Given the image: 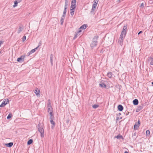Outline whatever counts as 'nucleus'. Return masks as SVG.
<instances>
[{"label": "nucleus", "instance_id": "obj_1", "mask_svg": "<svg viewBox=\"0 0 153 153\" xmlns=\"http://www.w3.org/2000/svg\"><path fill=\"white\" fill-rule=\"evenodd\" d=\"M43 126L42 124L39 123L38 126V131L40 133L41 137L43 138L44 136V129Z\"/></svg>", "mask_w": 153, "mask_h": 153}, {"label": "nucleus", "instance_id": "obj_2", "mask_svg": "<svg viewBox=\"0 0 153 153\" xmlns=\"http://www.w3.org/2000/svg\"><path fill=\"white\" fill-rule=\"evenodd\" d=\"M98 36H96L94 38L93 41L90 44V46L92 49L94 47L96 46L97 43V39L98 38Z\"/></svg>", "mask_w": 153, "mask_h": 153}, {"label": "nucleus", "instance_id": "obj_3", "mask_svg": "<svg viewBox=\"0 0 153 153\" xmlns=\"http://www.w3.org/2000/svg\"><path fill=\"white\" fill-rule=\"evenodd\" d=\"M9 102V100L7 99H4L0 105V107H2L4 106Z\"/></svg>", "mask_w": 153, "mask_h": 153}, {"label": "nucleus", "instance_id": "obj_4", "mask_svg": "<svg viewBox=\"0 0 153 153\" xmlns=\"http://www.w3.org/2000/svg\"><path fill=\"white\" fill-rule=\"evenodd\" d=\"M126 33L124 32H122L119 39H122L123 40L126 36Z\"/></svg>", "mask_w": 153, "mask_h": 153}, {"label": "nucleus", "instance_id": "obj_5", "mask_svg": "<svg viewBox=\"0 0 153 153\" xmlns=\"http://www.w3.org/2000/svg\"><path fill=\"white\" fill-rule=\"evenodd\" d=\"M140 120H138L137 122L136 123L134 126V130H136L140 126Z\"/></svg>", "mask_w": 153, "mask_h": 153}, {"label": "nucleus", "instance_id": "obj_6", "mask_svg": "<svg viewBox=\"0 0 153 153\" xmlns=\"http://www.w3.org/2000/svg\"><path fill=\"white\" fill-rule=\"evenodd\" d=\"M25 56H21L19 58H18L17 59V61L18 62H21L23 61L24 60V58Z\"/></svg>", "mask_w": 153, "mask_h": 153}, {"label": "nucleus", "instance_id": "obj_7", "mask_svg": "<svg viewBox=\"0 0 153 153\" xmlns=\"http://www.w3.org/2000/svg\"><path fill=\"white\" fill-rule=\"evenodd\" d=\"M24 27L22 26H20L19 27V28L18 29L17 33H19L21 32L23 30Z\"/></svg>", "mask_w": 153, "mask_h": 153}, {"label": "nucleus", "instance_id": "obj_8", "mask_svg": "<svg viewBox=\"0 0 153 153\" xmlns=\"http://www.w3.org/2000/svg\"><path fill=\"white\" fill-rule=\"evenodd\" d=\"M67 6H64V11L63 13V17H65V15L66 14V13L67 12Z\"/></svg>", "mask_w": 153, "mask_h": 153}, {"label": "nucleus", "instance_id": "obj_9", "mask_svg": "<svg viewBox=\"0 0 153 153\" xmlns=\"http://www.w3.org/2000/svg\"><path fill=\"white\" fill-rule=\"evenodd\" d=\"M40 92V90H39L38 88H36L35 91V93L36 95L37 96H38L39 95Z\"/></svg>", "mask_w": 153, "mask_h": 153}, {"label": "nucleus", "instance_id": "obj_10", "mask_svg": "<svg viewBox=\"0 0 153 153\" xmlns=\"http://www.w3.org/2000/svg\"><path fill=\"white\" fill-rule=\"evenodd\" d=\"M118 110L120 111H122L123 109V107L121 105H119L117 107Z\"/></svg>", "mask_w": 153, "mask_h": 153}, {"label": "nucleus", "instance_id": "obj_11", "mask_svg": "<svg viewBox=\"0 0 153 153\" xmlns=\"http://www.w3.org/2000/svg\"><path fill=\"white\" fill-rule=\"evenodd\" d=\"M148 61L150 62L151 65H153V58H149L148 59Z\"/></svg>", "mask_w": 153, "mask_h": 153}, {"label": "nucleus", "instance_id": "obj_12", "mask_svg": "<svg viewBox=\"0 0 153 153\" xmlns=\"http://www.w3.org/2000/svg\"><path fill=\"white\" fill-rule=\"evenodd\" d=\"M133 102L134 105H137L138 103V100L137 99H134L133 100Z\"/></svg>", "mask_w": 153, "mask_h": 153}, {"label": "nucleus", "instance_id": "obj_13", "mask_svg": "<svg viewBox=\"0 0 153 153\" xmlns=\"http://www.w3.org/2000/svg\"><path fill=\"white\" fill-rule=\"evenodd\" d=\"M127 28V25H125L123 27V30L122 32H124L126 33V29Z\"/></svg>", "mask_w": 153, "mask_h": 153}, {"label": "nucleus", "instance_id": "obj_14", "mask_svg": "<svg viewBox=\"0 0 153 153\" xmlns=\"http://www.w3.org/2000/svg\"><path fill=\"white\" fill-rule=\"evenodd\" d=\"M87 27V26L85 25H82L80 28H79V30H81L82 29H85Z\"/></svg>", "mask_w": 153, "mask_h": 153}, {"label": "nucleus", "instance_id": "obj_15", "mask_svg": "<svg viewBox=\"0 0 153 153\" xmlns=\"http://www.w3.org/2000/svg\"><path fill=\"white\" fill-rule=\"evenodd\" d=\"M96 5L93 4L92 7L91 11V13H92L93 11H94L95 10L96 8Z\"/></svg>", "mask_w": 153, "mask_h": 153}, {"label": "nucleus", "instance_id": "obj_16", "mask_svg": "<svg viewBox=\"0 0 153 153\" xmlns=\"http://www.w3.org/2000/svg\"><path fill=\"white\" fill-rule=\"evenodd\" d=\"M50 121L51 123L53 125L51 126L52 128H53L55 124V122L53 121V120H50Z\"/></svg>", "mask_w": 153, "mask_h": 153}, {"label": "nucleus", "instance_id": "obj_17", "mask_svg": "<svg viewBox=\"0 0 153 153\" xmlns=\"http://www.w3.org/2000/svg\"><path fill=\"white\" fill-rule=\"evenodd\" d=\"M81 32V30H79L78 31H77L75 35L74 38H73V39H76L77 37V36L78 35V34L80 33Z\"/></svg>", "mask_w": 153, "mask_h": 153}, {"label": "nucleus", "instance_id": "obj_18", "mask_svg": "<svg viewBox=\"0 0 153 153\" xmlns=\"http://www.w3.org/2000/svg\"><path fill=\"white\" fill-rule=\"evenodd\" d=\"M76 0H72L71 5H74V6H76Z\"/></svg>", "mask_w": 153, "mask_h": 153}, {"label": "nucleus", "instance_id": "obj_19", "mask_svg": "<svg viewBox=\"0 0 153 153\" xmlns=\"http://www.w3.org/2000/svg\"><path fill=\"white\" fill-rule=\"evenodd\" d=\"M48 112L49 113L50 112H53V108L52 106H49V107H48Z\"/></svg>", "mask_w": 153, "mask_h": 153}, {"label": "nucleus", "instance_id": "obj_20", "mask_svg": "<svg viewBox=\"0 0 153 153\" xmlns=\"http://www.w3.org/2000/svg\"><path fill=\"white\" fill-rule=\"evenodd\" d=\"M13 144V143L10 142L6 144V145L7 147H11L12 146Z\"/></svg>", "mask_w": 153, "mask_h": 153}, {"label": "nucleus", "instance_id": "obj_21", "mask_svg": "<svg viewBox=\"0 0 153 153\" xmlns=\"http://www.w3.org/2000/svg\"><path fill=\"white\" fill-rule=\"evenodd\" d=\"M123 40L122 39H119L118 40V43L121 46H122L123 45Z\"/></svg>", "mask_w": 153, "mask_h": 153}, {"label": "nucleus", "instance_id": "obj_22", "mask_svg": "<svg viewBox=\"0 0 153 153\" xmlns=\"http://www.w3.org/2000/svg\"><path fill=\"white\" fill-rule=\"evenodd\" d=\"M53 57L52 54H51L50 56V60H51V65H53Z\"/></svg>", "mask_w": 153, "mask_h": 153}, {"label": "nucleus", "instance_id": "obj_23", "mask_svg": "<svg viewBox=\"0 0 153 153\" xmlns=\"http://www.w3.org/2000/svg\"><path fill=\"white\" fill-rule=\"evenodd\" d=\"M76 6H74V5H71L70 7V10H74L76 8Z\"/></svg>", "mask_w": 153, "mask_h": 153}, {"label": "nucleus", "instance_id": "obj_24", "mask_svg": "<svg viewBox=\"0 0 153 153\" xmlns=\"http://www.w3.org/2000/svg\"><path fill=\"white\" fill-rule=\"evenodd\" d=\"M65 17H63V15H62L61 17V20H60V21L61 22V24L62 25L63 24L64 20V19L65 18Z\"/></svg>", "mask_w": 153, "mask_h": 153}, {"label": "nucleus", "instance_id": "obj_25", "mask_svg": "<svg viewBox=\"0 0 153 153\" xmlns=\"http://www.w3.org/2000/svg\"><path fill=\"white\" fill-rule=\"evenodd\" d=\"M112 73L111 72H109L107 74V76L108 77H109L110 78H111L112 77Z\"/></svg>", "mask_w": 153, "mask_h": 153}, {"label": "nucleus", "instance_id": "obj_26", "mask_svg": "<svg viewBox=\"0 0 153 153\" xmlns=\"http://www.w3.org/2000/svg\"><path fill=\"white\" fill-rule=\"evenodd\" d=\"M49 106H50V107L51 106V101L49 99L48 100V104H47V107H49Z\"/></svg>", "mask_w": 153, "mask_h": 153}, {"label": "nucleus", "instance_id": "obj_27", "mask_svg": "<svg viewBox=\"0 0 153 153\" xmlns=\"http://www.w3.org/2000/svg\"><path fill=\"white\" fill-rule=\"evenodd\" d=\"M98 2V0H94L93 5H95L97 6V5Z\"/></svg>", "mask_w": 153, "mask_h": 153}, {"label": "nucleus", "instance_id": "obj_28", "mask_svg": "<svg viewBox=\"0 0 153 153\" xmlns=\"http://www.w3.org/2000/svg\"><path fill=\"white\" fill-rule=\"evenodd\" d=\"M142 109V106H139L137 110H136V111L137 112H138L140 111V110H141Z\"/></svg>", "mask_w": 153, "mask_h": 153}, {"label": "nucleus", "instance_id": "obj_29", "mask_svg": "<svg viewBox=\"0 0 153 153\" xmlns=\"http://www.w3.org/2000/svg\"><path fill=\"white\" fill-rule=\"evenodd\" d=\"M33 140L31 139L29 140L27 142V144L30 145L33 143Z\"/></svg>", "mask_w": 153, "mask_h": 153}, {"label": "nucleus", "instance_id": "obj_30", "mask_svg": "<svg viewBox=\"0 0 153 153\" xmlns=\"http://www.w3.org/2000/svg\"><path fill=\"white\" fill-rule=\"evenodd\" d=\"M39 45L36 48H35L34 49H32L31 51H31V53L34 52L36 51V50L39 47Z\"/></svg>", "mask_w": 153, "mask_h": 153}, {"label": "nucleus", "instance_id": "obj_31", "mask_svg": "<svg viewBox=\"0 0 153 153\" xmlns=\"http://www.w3.org/2000/svg\"><path fill=\"white\" fill-rule=\"evenodd\" d=\"M14 4L13 5V7H15L17 5L18 2L17 1H15L14 2Z\"/></svg>", "mask_w": 153, "mask_h": 153}, {"label": "nucleus", "instance_id": "obj_32", "mask_svg": "<svg viewBox=\"0 0 153 153\" xmlns=\"http://www.w3.org/2000/svg\"><path fill=\"white\" fill-rule=\"evenodd\" d=\"M115 138H117V139H120V138H123V137L122 135L119 134L117 135V136L115 137Z\"/></svg>", "mask_w": 153, "mask_h": 153}, {"label": "nucleus", "instance_id": "obj_33", "mask_svg": "<svg viewBox=\"0 0 153 153\" xmlns=\"http://www.w3.org/2000/svg\"><path fill=\"white\" fill-rule=\"evenodd\" d=\"M99 85L102 87L105 88L106 87V85L104 83L100 84Z\"/></svg>", "mask_w": 153, "mask_h": 153}, {"label": "nucleus", "instance_id": "obj_34", "mask_svg": "<svg viewBox=\"0 0 153 153\" xmlns=\"http://www.w3.org/2000/svg\"><path fill=\"white\" fill-rule=\"evenodd\" d=\"M69 0H65V6H68V5Z\"/></svg>", "mask_w": 153, "mask_h": 153}, {"label": "nucleus", "instance_id": "obj_35", "mask_svg": "<svg viewBox=\"0 0 153 153\" xmlns=\"http://www.w3.org/2000/svg\"><path fill=\"white\" fill-rule=\"evenodd\" d=\"M146 135L147 136H149L150 134V131L149 130H147L146 132Z\"/></svg>", "mask_w": 153, "mask_h": 153}, {"label": "nucleus", "instance_id": "obj_36", "mask_svg": "<svg viewBox=\"0 0 153 153\" xmlns=\"http://www.w3.org/2000/svg\"><path fill=\"white\" fill-rule=\"evenodd\" d=\"M71 10V12H70L71 15V16H73L74 15V10Z\"/></svg>", "mask_w": 153, "mask_h": 153}, {"label": "nucleus", "instance_id": "obj_37", "mask_svg": "<svg viewBox=\"0 0 153 153\" xmlns=\"http://www.w3.org/2000/svg\"><path fill=\"white\" fill-rule=\"evenodd\" d=\"M98 105L95 104L92 106V107L94 108H96L98 107Z\"/></svg>", "mask_w": 153, "mask_h": 153}, {"label": "nucleus", "instance_id": "obj_38", "mask_svg": "<svg viewBox=\"0 0 153 153\" xmlns=\"http://www.w3.org/2000/svg\"><path fill=\"white\" fill-rule=\"evenodd\" d=\"M26 39V36H24L22 38V42H24Z\"/></svg>", "mask_w": 153, "mask_h": 153}, {"label": "nucleus", "instance_id": "obj_39", "mask_svg": "<svg viewBox=\"0 0 153 153\" xmlns=\"http://www.w3.org/2000/svg\"><path fill=\"white\" fill-rule=\"evenodd\" d=\"M11 117V114H9L8 116L7 117V119H10Z\"/></svg>", "mask_w": 153, "mask_h": 153}, {"label": "nucleus", "instance_id": "obj_40", "mask_svg": "<svg viewBox=\"0 0 153 153\" xmlns=\"http://www.w3.org/2000/svg\"><path fill=\"white\" fill-rule=\"evenodd\" d=\"M145 4L144 3H142L140 5V7H144Z\"/></svg>", "mask_w": 153, "mask_h": 153}, {"label": "nucleus", "instance_id": "obj_41", "mask_svg": "<svg viewBox=\"0 0 153 153\" xmlns=\"http://www.w3.org/2000/svg\"><path fill=\"white\" fill-rule=\"evenodd\" d=\"M31 52L30 51L27 54V55L28 56H29L30 54H31Z\"/></svg>", "mask_w": 153, "mask_h": 153}, {"label": "nucleus", "instance_id": "obj_42", "mask_svg": "<svg viewBox=\"0 0 153 153\" xmlns=\"http://www.w3.org/2000/svg\"><path fill=\"white\" fill-rule=\"evenodd\" d=\"M49 114L51 116H53V114H52V112H49Z\"/></svg>", "mask_w": 153, "mask_h": 153}, {"label": "nucleus", "instance_id": "obj_43", "mask_svg": "<svg viewBox=\"0 0 153 153\" xmlns=\"http://www.w3.org/2000/svg\"><path fill=\"white\" fill-rule=\"evenodd\" d=\"M54 118L53 116H51L50 117V120H53V118Z\"/></svg>", "mask_w": 153, "mask_h": 153}, {"label": "nucleus", "instance_id": "obj_44", "mask_svg": "<svg viewBox=\"0 0 153 153\" xmlns=\"http://www.w3.org/2000/svg\"><path fill=\"white\" fill-rule=\"evenodd\" d=\"M142 32H143L142 31H140V32L138 33V35H139L140 34V33H142Z\"/></svg>", "mask_w": 153, "mask_h": 153}, {"label": "nucleus", "instance_id": "obj_45", "mask_svg": "<svg viewBox=\"0 0 153 153\" xmlns=\"http://www.w3.org/2000/svg\"><path fill=\"white\" fill-rule=\"evenodd\" d=\"M69 120H67V122L68 123V122H69Z\"/></svg>", "mask_w": 153, "mask_h": 153}, {"label": "nucleus", "instance_id": "obj_46", "mask_svg": "<svg viewBox=\"0 0 153 153\" xmlns=\"http://www.w3.org/2000/svg\"><path fill=\"white\" fill-rule=\"evenodd\" d=\"M124 153H128V152L127 151H126Z\"/></svg>", "mask_w": 153, "mask_h": 153}, {"label": "nucleus", "instance_id": "obj_47", "mask_svg": "<svg viewBox=\"0 0 153 153\" xmlns=\"http://www.w3.org/2000/svg\"><path fill=\"white\" fill-rule=\"evenodd\" d=\"M103 51H102V50H101V51H100V52H101V53H103Z\"/></svg>", "mask_w": 153, "mask_h": 153}, {"label": "nucleus", "instance_id": "obj_48", "mask_svg": "<svg viewBox=\"0 0 153 153\" xmlns=\"http://www.w3.org/2000/svg\"><path fill=\"white\" fill-rule=\"evenodd\" d=\"M39 43L40 44H41V41H40V42H39Z\"/></svg>", "mask_w": 153, "mask_h": 153}, {"label": "nucleus", "instance_id": "obj_49", "mask_svg": "<svg viewBox=\"0 0 153 153\" xmlns=\"http://www.w3.org/2000/svg\"><path fill=\"white\" fill-rule=\"evenodd\" d=\"M152 84L153 85V82H152Z\"/></svg>", "mask_w": 153, "mask_h": 153}]
</instances>
